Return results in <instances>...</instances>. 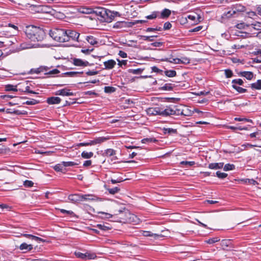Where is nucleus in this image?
<instances>
[{"mask_svg": "<svg viewBox=\"0 0 261 261\" xmlns=\"http://www.w3.org/2000/svg\"><path fill=\"white\" fill-rule=\"evenodd\" d=\"M27 37L32 41H41L45 37L43 29L33 25H27L24 29Z\"/></svg>", "mask_w": 261, "mask_h": 261, "instance_id": "obj_1", "label": "nucleus"}, {"mask_svg": "<svg viewBox=\"0 0 261 261\" xmlns=\"http://www.w3.org/2000/svg\"><path fill=\"white\" fill-rule=\"evenodd\" d=\"M66 31L65 29L54 28L49 31V34L55 41L60 42H68Z\"/></svg>", "mask_w": 261, "mask_h": 261, "instance_id": "obj_2", "label": "nucleus"}, {"mask_svg": "<svg viewBox=\"0 0 261 261\" xmlns=\"http://www.w3.org/2000/svg\"><path fill=\"white\" fill-rule=\"evenodd\" d=\"M179 106L177 105H170L167 106L165 109L161 108V116H168L170 115H185L184 111L181 110Z\"/></svg>", "mask_w": 261, "mask_h": 261, "instance_id": "obj_3", "label": "nucleus"}, {"mask_svg": "<svg viewBox=\"0 0 261 261\" xmlns=\"http://www.w3.org/2000/svg\"><path fill=\"white\" fill-rule=\"evenodd\" d=\"M67 34L68 39V41L72 40V41H76L77 42H79V37H80V33H77L75 31L72 30H67L66 31Z\"/></svg>", "mask_w": 261, "mask_h": 261, "instance_id": "obj_4", "label": "nucleus"}, {"mask_svg": "<svg viewBox=\"0 0 261 261\" xmlns=\"http://www.w3.org/2000/svg\"><path fill=\"white\" fill-rule=\"evenodd\" d=\"M93 13H95L102 17H104L105 14H107V15H109V14H110V17L111 19H112L113 18L115 17V15L118 13L117 12L114 13V12H112L110 10L108 12L106 9L103 8H98L96 11H94Z\"/></svg>", "mask_w": 261, "mask_h": 261, "instance_id": "obj_5", "label": "nucleus"}, {"mask_svg": "<svg viewBox=\"0 0 261 261\" xmlns=\"http://www.w3.org/2000/svg\"><path fill=\"white\" fill-rule=\"evenodd\" d=\"M84 201H99L101 198L93 194L81 195V202Z\"/></svg>", "mask_w": 261, "mask_h": 261, "instance_id": "obj_6", "label": "nucleus"}, {"mask_svg": "<svg viewBox=\"0 0 261 261\" xmlns=\"http://www.w3.org/2000/svg\"><path fill=\"white\" fill-rule=\"evenodd\" d=\"M72 64L76 66L86 67L90 65L89 63L87 61H84L81 59L72 58Z\"/></svg>", "mask_w": 261, "mask_h": 261, "instance_id": "obj_7", "label": "nucleus"}, {"mask_svg": "<svg viewBox=\"0 0 261 261\" xmlns=\"http://www.w3.org/2000/svg\"><path fill=\"white\" fill-rule=\"evenodd\" d=\"M75 255L78 258H80L82 259H86L88 258L89 259H94L96 255L94 253H83L80 252H75Z\"/></svg>", "mask_w": 261, "mask_h": 261, "instance_id": "obj_8", "label": "nucleus"}, {"mask_svg": "<svg viewBox=\"0 0 261 261\" xmlns=\"http://www.w3.org/2000/svg\"><path fill=\"white\" fill-rule=\"evenodd\" d=\"M146 112L147 114L150 116L161 115V108H149L147 109Z\"/></svg>", "mask_w": 261, "mask_h": 261, "instance_id": "obj_9", "label": "nucleus"}, {"mask_svg": "<svg viewBox=\"0 0 261 261\" xmlns=\"http://www.w3.org/2000/svg\"><path fill=\"white\" fill-rule=\"evenodd\" d=\"M56 95L61 96H73L74 93L72 92H70V90L65 88L63 89L59 90L56 92Z\"/></svg>", "mask_w": 261, "mask_h": 261, "instance_id": "obj_10", "label": "nucleus"}, {"mask_svg": "<svg viewBox=\"0 0 261 261\" xmlns=\"http://www.w3.org/2000/svg\"><path fill=\"white\" fill-rule=\"evenodd\" d=\"M68 199L73 203H80L81 202V194H74L68 196Z\"/></svg>", "mask_w": 261, "mask_h": 261, "instance_id": "obj_11", "label": "nucleus"}, {"mask_svg": "<svg viewBox=\"0 0 261 261\" xmlns=\"http://www.w3.org/2000/svg\"><path fill=\"white\" fill-rule=\"evenodd\" d=\"M21 236L25 237L27 238H29L30 239H31L32 240H35V241H36L38 243L44 242V240L43 239L39 238V237L35 236H33L32 234L23 233V234H21Z\"/></svg>", "mask_w": 261, "mask_h": 261, "instance_id": "obj_12", "label": "nucleus"}, {"mask_svg": "<svg viewBox=\"0 0 261 261\" xmlns=\"http://www.w3.org/2000/svg\"><path fill=\"white\" fill-rule=\"evenodd\" d=\"M61 101V99L59 97H50L46 100L49 105L59 104Z\"/></svg>", "mask_w": 261, "mask_h": 261, "instance_id": "obj_13", "label": "nucleus"}, {"mask_svg": "<svg viewBox=\"0 0 261 261\" xmlns=\"http://www.w3.org/2000/svg\"><path fill=\"white\" fill-rule=\"evenodd\" d=\"M238 74L240 76L245 77L248 80H251L253 77V73L251 71H241Z\"/></svg>", "mask_w": 261, "mask_h": 261, "instance_id": "obj_14", "label": "nucleus"}, {"mask_svg": "<svg viewBox=\"0 0 261 261\" xmlns=\"http://www.w3.org/2000/svg\"><path fill=\"white\" fill-rule=\"evenodd\" d=\"M116 63L114 60H109L103 63L105 69H111L114 67Z\"/></svg>", "mask_w": 261, "mask_h": 261, "instance_id": "obj_15", "label": "nucleus"}, {"mask_svg": "<svg viewBox=\"0 0 261 261\" xmlns=\"http://www.w3.org/2000/svg\"><path fill=\"white\" fill-rule=\"evenodd\" d=\"M220 244L223 250H226L228 247H232V243L230 240H223Z\"/></svg>", "mask_w": 261, "mask_h": 261, "instance_id": "obj_16", "label": "nucleus"}, {"mask_svg": "<svg viewBox=\"0 0 261 261\" xmlns=\"http://www.w3.org/2000/svg\"><path fill=\"white\" fill-rule=\"evenodd\" d=\"M109 137H100L95 138L94 140H92L93 145H95L97 144H100L102 142H104L106 141L107 140H109Z\"/></svg>", "mask_w": 261, "mask_h": 261, "instance_id": "obj_17", "label": "nucleus"}, {"mask_svg": "<svg viewBox=\"0 0 261 261\" xmlns=\"http://www.w3.org/2000/svg\"><path fill=\"white\" fill-rule=\"evenodd\" d=\"M223 163H214L208 165V168L211 169H221L223 166Z\"/></svg>", "mask_w": 261, "mask_h": 261, "instance_id": "obj_18", "label": "nucleus"}, {"mask_svg": "<svg viewBox=\"0 0 261 261\" xmlns=\"http://www.w3.org/2000/svg\"><path fill=\"white\" fill-rule=\"evenodd\" d=\"M83 73V71H69L63 73L62 74V76L63 75L68 76L71 77H74L77 76L79 74H81Z\"/></svg>", "mask_w": 261, "mask_h": 261, "instance_id": "obj_19", "label": "nucleus"}, {"mask_svg": "<svg viewBox=\"0 0 261 261\" xmlns=\"http://www.w3.org/2000/svg\"><path fill=\"white\" fill-rule=\"evenodd\" d=\"M33 248L32 245H28L25 243H22L19 246L20 250H25L26 251H31Z\"/></svg>", "mask_w": 261, "mask_h": 261, "instance_id": "obj_20", "label": "nucleus"}, {"mask_svg": "<svg viewBox=\"0 0 261 261\" xmlns=\"http://www.w3.org/2000/svg\"><path fill=\"white\" fill-rule=\"evenodd\" d=\"M174 87L175 85L174 84L171 83H166L161 87L160 89L164 91H171Z\"/></svg>", "mask_w": 261, "mask_h": 261, "instance_id": "obj_21", "label": "nucleus"}, {"mask_svg": "<svg viewBox=\"0 0 261 261\" xmlns=\"http://www.w3.org/2000/svg\"><path fill=\"white\" fill-rule=\"evenodd\" d=\"M86 40L88 42V43L93 45L98 43L97 39L93 36H87L86 38Z\"/></svg>", "mask_w": 261, "mask_h": 261, "instance_id": "obj_22", "label": "nucleus"}, {"mask_svg": "<svg viewBox=\"0 0 261 261\" xmlns=\"http://www.w3.org/2000/svg\"><path fill=\"white\" fill-rule=\"evenodd\" d=\"M250 87L252 89L260 90L261 89V80H258L255 83L251 84Z\"/></svg>", "mask_w": 261, "mask_h": 261, "instance_id": "obj_23", "label": "nucleus"}, {"mask_svg": "<svg viewBox=\"0 0 261 261\" xmlns=\"http://www.w3.org/2000/svg\"><path fill=\"white\" fill-rule=\"evenodd\" d=\"M128 214L129 217L128 220L129 221V222H133L135 224H137L138 223L139 220L136 215L130 214L129 213H128Z\"/></svg>", "mask_w": 261, "mask_h": 261, "instance_id": "obj_24", "label": "nucleus"}, {"mask_svg": "<svg viewBox=\"0 0 261 261\" xmlns=\"http://www.w3.org/2000/svg\"><path fill=\"white\" fill-rule=\"evenodd\" d=\"M96 227L98 228H99V229H101V230H104V231L110 230L111 229V227L107 223L98 224L96 225Z\"/></svg>", "mask_w": 261, "mask_h": 261, "instance_id": "obj_25", "label": "nucleus"}, {"mask_svg": "<svg viewBox=\"0 0 261 261\" xmlns=\"http://www.w3.org/2000/svg\"><path fill=\"white\" fill-rule=\"evenodd\" d=\"M171 14V11L168 9H164L161 13V18H168Z\"/></svg>", "mask_w": 261, "mask_h": 261, "instance_id": "obj_26", "label": "nucleus"}, {"mask_svg": "<svg viewBox=\"0 0 261 261\" xmlns=\"http://www.w3.org/2000/svg\"><path fill=\"white\" fill-rule=\"evenodd\" d=\"M93 152H87L86 151H84L81 153V156L84 159H90L92 158L93 156Z\"/></svg>", "mask_w": 261, "mask_h": 261, "instance_id": "obj_27", "label": "nucleus"}, {"mask_svg": "<svg viewBox=\"0 0 261 261\" xmlns=\"http://www.w3.org/2000/svg\"><path fill=\"white\" fill-rule=\"evenodd\" d=\"M59 211L62 214H65L70 215L72 217H75L76 218H78V217L72 211H67L64 209H59Z\"/></svg>", "mask_w": 261, "mask_h": 261, "instance_id": "obj_28", "label": "nucleus"}, {"mask_svg": "<svg viewBox=\"0 0 261 261\" xmlns=\"http://www.w3.org/2000/svg\"><path fill=\"white\" fill-rule=\"evenodd\" d=\"M249 27H251L253 29L257 31L261 30V22L256 21L254 23H252L249 24Z\"/></svg>", "mask_w": 261, "mask_h": 261, "instance_id": "obj_29", "label": "nucleus"}, {"mask_svg": "<svg viewBox=\"0 0 261 261\" xmlns=\"http://www.w3.org/2000/svg\"><path fill=\"white\" fill-rule=\"evenodd\" d=\"M163 132L165 134H177V129H174L172 128H164Z\"/></svg>", "mask_w": 261, "mask_h": 261, "instance_id": "obj_30", "label": "nucleus"}, {"mask_svg": "<svg viewBox=\"0 0 261 261\" xmlns=\"http://www.w3.org/2000/svg\"><path fill=\"white\" fill-rule=\"evenodd\" d=\"M165 74L169 77H174L176 75V72L173 70H168L164 71Z\"/></svg>", "mask_w": 261, "mask_h": 261, "instance_id": "obj_31", "label": "nucleus"}, {"mask_svg": "<svg viewBox=\"0 0 261 261\" xmlns=\"http://www.w3.org/2000/svg\"><path fill=\"white\" fill-rule=\"evenodd\" d=\"M232 87L239 93H244L247 92V89L242 88L238 85H232Z\"/></svg>", "mask_w": 261, "mask_h": 261, "instance_id": "obj_32", "label": "nucleus"}, {"mask_svg": "<svg viewBox=\"0 0 261 261\" xmlns=\"http://www.w3.org/2000/svg\"><path fill=\"white\" fill-rule=\"evenodd\" d=\"M31 48L30 44H29V43H27L25 42H23V43H21L19 45V47L18 48L17 47L16 48L18 50H21L25 49H28V48Z\"/></svg>", "mask_w": 261, "mask_h": 261, "instance_id": "obj_33", "label": "nucleus"}, {"mask_svg": "<svg viewBox=\"0 0 261 261\" xmlns=\"http://www.w3.org/2000/svg\"><path fill=\"white\" fill-rule=\"evenodd\" d=\"M5 90L6 91H18L17 89V86H14L12 85H7L5 86Z\"/></svg>", "mask_w": 261, "mask_h": 261, "instance_id": "obj_34", "label": "nucleus"}, {"mask_svg": "<svg viewBox=\"0 0 261 261\" xmlns=\"http://www.w3.org/2000/svg\"><path fill=\"white\" fill-rule=\"evenodd\" d=\"M116 154V151L113 149H107L105 151V155L107 156H111Z\"/></svg>", "mask_w": 261, "mask_h": 261, "instance_id": "obj_35", "label": "nucleus"}, {"mask_svg": "<svg viewBox=\"0 0 261 261\" xmlns=\"http://www.w3.org/2000/svg\"><path fill=\"white\" fill-rule=\"evenodd\" d=\"M231 83L232 85L242 86L244 84V82L241 79H237L233 80Z\"/></svg>", "mask_w": 261, "mask_h": 261, "instance_id": "obj_36", "label": "nucleus"}, {"mask_svg": "<svg viewBox=\"0 0 261 261\" xmlns=\"http://www.w3.org/2000/svg\"><path fill=\"white\" fill-rule=\"evenodd\" d=\"M158 140L153 138H146L142 139L141 140V142L142 143H151V142H156Z\"/></svg>", "mask_w": 261, "mask_h": 261, "instance_id": "obj_37", "label": "nucleus"}, {"mask_svg": "<svg viewBox=\"0 0 261 261\" xmlns=\"http://www.w3.org/2000/svg\"><path fill=\"white\" fill-rule=\"evenodd\" d=\"M17 42V40L16 37H12L10 40H8L6 41L7 44L6 45L7 46H11L13 44H16Z\"/></svg>", "mask_w": 261, "mask_h": 261, "instance_id": "obj_38", "label": "nucleus"}, {"mask_svg": "<svg viewBox=\"0 0 261 261\" xmlns=\"http://www.w3.org/2000/svg\"><path fill=\"white\" fill-rule=\"evenodd\" d=\"M93 145L92 140H89L87 142L80 143L77 144V146H92Z\"/></svg>", "mask_w": 261, "mask_h": 261, "instance_id": "obj_39", "label": "nucleus"}, {"mask_svg": "<svg viewBox=\"0 0 261 261\" xmlns=\"http://www.w3.org/2000/svg\"><path fill=\"white\" fill-rule=\"evenodd\" d=\"M116 90V88L113 87L111 86H106L104 88V91L106 93H111L115 92Z\"/></svg>", "mask_w": 261, "mask_h": 261, "instance_id": "obj_40", "label": "nucleus"}, {"mask_svg": "<svg viewBox=\"0 0 261 261\" xmlns=\"http://www.w3.org/2000/svg\"><path fill=\"white\" fill-rule=\"evenodd\" d=\"M143 71V69L141 68L137 69H129V72L134 74H141Z\"/></svg>", "mask_w": 261, "mask_h": 261, "instance_id": "obj_41", "label": "nucleus"}, {"mask_svg": "<svg viewBox=\"0 0 261 261\" xmlns=\"http://www.w3.org/2000/svg\"><path fill=\"white\" fill-rule=\"evenodd\" d=\"M235 166L233 164H227L223 168L224 171H229L234 169Z\"/></svg>", "mask_w": 261, "mask_h": 261, "instance_id": "obj_42", "label": "nucleus"}, {"mask_svg": "<svg viewBox=\"0 0 261 261\" xmlns=\"http://www.w3.org/2000/svg\"><path fill=\"white\" fill-rule=\"evenodd\" d=\"M81 12L84 14H91L94 12V10L91 8H83Z\"/></svg>", "mask_w": 261, "mask_h": 261, "instance_id": "obj_43", "label": "nucleus"}, {"mask_svg": "<svg viewBox=\"0 0 261 261\" xmlns=\"http://www.w3.org/2000/svg\"><path fill=\"white\" fill-rule=\"evenodd\" d=\"M107 190L109 191L110 194H115L120 191V189L118 187H116L113 188H108L107 189Z\"/></svg>", "mask_w": 261, "mask_h": 261, "instance_id": "obj_44", "label": "nucleus"}, {"mask_svg": "<svg viewBox=\"0 0 261 261\" xmlns=\"http://www.w3.org/2000/svg\"><path fill=\"white\" fill-rule=\"evenodd\" d=\"M63 167L64 166H63V165H62V162H61V164H58L54 166V169L55 171L57 172H62Z\"/></svg>", "mask_w": 261, "mask_h": 261, "instance_id": "obj_45", "label": "nucleus"}, {"mask_svg": "<svg viewBox=\"0 0 261 261\" xmlns=\"http://www.w3.org/2000/svg\"><path fill=\"white\" fill-rule=\"evenodd\" d=\"M62 165L64 167H70L77 165L78 164L73 162H62Z\"/></svg>", "mask_w": 261, "mask_h": 261, "instance_id": "obj_46", "label": "nucleus"}, {"mask_svg": "<svg viewBox=\"0 0 261 261\" xmlns=\"http://www.w3.org/2000/svg\"><path fill=\"white\" fill-rule=\"evenodd\" d=\"M234 120L237 121H245L250 123H253V121L251 119L246 118H241V117H236L234 118Z\"/></svg>", "mask_w": 261, "mask_h": 261, "instance_id": "obj_47", "label": "nucleus"}, {"mask_svg": "<svg viewBox=\"0 0 261 261\" xmlns=\"http://www.w3.org/2000/svg\"><path fill=\"white\" fill-rule=\"evenodd\" d=\"M165 61L174 64H180V60L179 58H170L169 59H166Z\"/></svg>", "mask_w": 261, "mask_h": 261, "instance_id": "obj_48", "label": "nucleus"}, {"mask_svg": "<svg viewBox=\"0 0 261 261\" xmlns=\"http://www.w3.org/2000/svg\"><path fill=\"white\" fill-rule=\"evenodd\" d=\"M225 75L227 78H230L233 76V72L231 70L227 69L224 70Z\"/></svg>", "mask_w": 261, "mask_h": 261, "instance_id": "obj_49", "label": "nucleus"}, {"mask_svg": "<svg viewBox=\"0 0 261 261\" xmlns=\"http://www.w3.org/2000/svg\"><path fill=\"white\" fill-rule=\"evenodd\" d=\"M216 175L218 178L223 179L227 177V174L220 171H217L216 172Z\"/></svg>", "mask_w": 261, "mask_h": 261, "instance_id": "obj_50", "label": "nucleus"}, {"mask_svg": "<svg viewBox=\"0 0 261 261\" xmlns=\"http://www.w3.org/2000/svg\"><path fill=\"white\" fill-rule=\"evenodd\" d=\"M179 60H180V64H187L190 62V59L187 57H182Z\"/></svg>", "mask_w": 261, "mask_h": 261, "instance_id": "obj_51", "label": "nucleus"}, {"mask_svg": "<svg viewBox=\"0 0 261 261\" xmlns=\"http://www.w3.org/2000/svg\"><path fill=\"white\" fill-rule=\"evenodd\" d=\"M180 164L187 166H192L195 165V162L193 161H182Z\"/></svg>", "mask_w": 261, "mask_h": 261, "instance_id": "obj_52", "label": "nucleus"}, {"mask_svg": "<svg viewBox=\"0 0 261 261\" xmlns=\"http://www.w3.org/2000/svg\"><path fill=\"white\" fill-rule=\"evenodd\" d=\"M220 241V239H219L218 238H213L209 239L208 240L206 241V242L207 244H214L216 242H217Z\"/></svg>", "mask_w": 261, "mask_h": 261, "instance_id": "obj_53", "label": "nucleus"}, {"mask_svg": "<svg viewBox=\"0 0 261 261\" xmlns=\"http://www.w3.org/2000/svg\"><path fill=\"white\" fill-rule=\"evenodd\" d=\"M38 103V100H37L36 99H32L30 100H27V101H25L23 103L28 105H36V104H37Z\"/></svg>", "mask_w": 261, "mask_h": 261, "instance_id": "obj_54", "label": "nucleus"}, {"mask_svg": "<svg viewBox=\"0 0 261 261\" xmlns=\"http://www.w3.org/2000/svg\"><path fill=\"white\" fill-rule=\"evenodd\" d=\"M60 73V71L57 69H54L53 70H49L47 72H45V74H56Z\"/></svg>", "mask_w": 261, "mask_h": 261, "instance_id": "obj_55", "label": "nucleus"}, {"mask_svg": "<svg viewBox=\"0 0 261 261\" xmlns=\"http://www.w3.org/2000/svg\"><path fill=\"white\" fill-rule=\"evenodd\" d=\"M23 185L25 187H32L34 185V182L32 181L26 180L23 182Z\"/></svg>", "mask_w": 261, "mask_h": 261, "instance_id": "obj_56", "label": "nucleus"}, {"mask_svg": "<svg viewBox=\"0 0 261 261\" xmlns=\"http://www.w3.org/2000/svg\"><path fill=\"white\" fill-rule=\"evenodd\" d=\"M30 87L29 86L27 85L24 88V90H22V91L23 92H26V93H31V94H36L37 93L32 91V90H30Z\"/></svg>", "mask_w": 261, "mask_h": 261, "instance_id": "obj_57", "label": "nucleus"}, {"mask_svg": "<svg viewBox=\"0 0 261 261\" xmlns=\"http://www.w3.org/2000/svg\"><path fill=\"white\" fill-rule=\"evenodd\" d=\"M124 180V179H123V178L122 177H118L116 179H112L111 180V181L112 184H115L117 183L121 182Z\"/></svg>", "mask_w": 261, "mask_h": 261, "instance_id": "obj_58", "label": "nucleus"}, {"mask_svg": "<svg viewBox=\"0 0 261 261\" xmlns=\"http://www.w3.org/2000/svg\"><path fill=\"white\" fill-rule=\"evenodd\" d=\"M246 26L249 27V24H245V23H240L236 25V27L239 29H245Z\"/></svg>", "mask_w": 261, "mask_h": 261, "instance_id": "obj_59", "label": "nucleus"}, {"mask_svg": "<svg viewBox=\"0 0 261 261\" xmlns=\"http://www.w3.org/2000/svg\"><path fill=\"white\" fill-rule=\"evenodd\" d=\"M157 12H153L151 14L146 16V18L148 19H154L157 17Z\"/></svg>", "mask_w": 261, "mask_h": 261, "instance_id": "obj_60", "label": "nucleus"}, {"mask_svg": "<svg viewBox=\"0 0 261 261\" xmlns=\"http://www.w3.org/2000/svg\"><path fill=\"white\" fill-rule=\"evenodd\" d=\"M41 67H39V68H36V69H31V73H39L42 72V70H41Z\"/></svg>", "mask_w": 261, "mask_h": 261, "instance_id": "obj_61", "label": "nucleus"}, {"mask_svg": "<svg viewBox=\"0 0 261 261\" xmlns=\"http://www.w3.org/2000/svg\"><path fill=\"white\" fill-rule=\"evenodd\" d=\"M15 96L12 95H3L1 96V97L3 99H11L14 98Z\"/></svg>", "mask_w": 261, "mask_h": 261, "instance_id": "obj_62", "label": "nucleus"}, {"mask_svg": "<svg viewBox=\"0 0 261 261\" xmlns=\"http://www.w3.org/2000/svg\"><path fill=\"white\" fill-rule=\"evenodd\" d=\"M187 18L191 20V21H193L194 22H196V19L197 18L196 16L195 15H189L187 16Z\"/></svg>", "mask_w": 261, "mask_h": 261, "instance_id": "obj_63", "label": "nucleus"}, {"mask_svg": "<svg viewBox=\"0 0 261 261\" xmlns=\"http://www.w3.org/2000/svg\"><path fill=\"white\" fill-rule=\"evenodd\" d=\"M172 27L171 24L169 22H166L164 24V30H169Z\"/></svg>", "mask_w": 261, "mask_h": 261, "instance_id": "obj_64", "label": "nucleus"}]
</instances>
